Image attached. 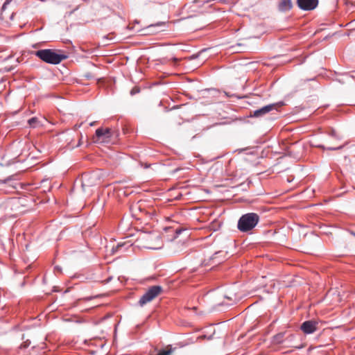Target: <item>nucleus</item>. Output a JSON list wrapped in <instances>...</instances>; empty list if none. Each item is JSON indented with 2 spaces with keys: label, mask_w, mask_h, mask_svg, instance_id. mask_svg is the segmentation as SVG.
Instances as JSON below:
<instances>
[{
  "label": "nucleus",
  "mask_w": 355,
  "mask_h": 355,
  "mask_svg": "<svg viewBox=\"0 0 355 355\" xmlns=\"http://www.w3.org/2000/svg\"><path fill=\"white\" fill-rule=\"evenodd\" d=\"M34 55L43 62L51 64H58L67 58L64 53L50 49L38 50L34 53Z\"/></svg>",
  "instance_id": "nucleus-1"
},
{
  "label": "nucleus",
  "mask_w": 355,
  "mask_h": 355,
  "mask_svg": "<svg viewBox=\"0 0 355 355\" xmlns=\"http://www.w3.org/2000/svg\"><path fill=\"white\" fill-rule=\"evenodd\" d=\"M259 221V216L256 213H248L241 216L237 227L241 232H247L254 229Z\"/></svg>",
  "instance_id": "nucleus-2"
},
{
  "label": "nucleus",
  "mask_w": 355,
  "mask_h": 355,
  "mask_svg": "<svg viewBox=\"0 0 355 355\" xmlns=\"http://www.w3.org/2000/svg\"><path fill=\"white\" fill-rule=\"evenodd\" d=\"M162 291V287L160 286H153L150 287L146 292L141 297L138 304L144 306L147 303L151 302L157 297Z\"/></svg>",
  "instance_id": "nucleus-3"
},
{
  "label": "nucleus",
  "mask_w": 355,
  "mask_h": 355,
  "mask_svg": "<svg viewBox=\"0 0 355 355\" xmlns=\"http://www.w3.org/2000/svg\"><path fill=\"white\" fill-rule=\"evenodd\" d=\"M283 104L284 103L282 102H279L277 103H273V104H270V105L263 106L260 109L254 110L253 112V114H251V116H254V117L262 116L264 114L270 112V111H272L273 110H277V107H281L282 105H283Z\"/></svg>",
  "instance_id": "nucleus-4"
},
{
  "label": "nucleus",
  "mask_w": 355,
  "mask_h": 355,
  "mask_svg": "<svg viewBox=\"0 0 355 355\" xmlns=\"http://www.w3.org/2000/svg\"><path fill=\"white\" fill-rule=\"evenodd\" d=\"M318 324L315 320H307L301 324L300 329L304 334H311L318 329Z\"/></svg>",
  "instance_id": "nucleus-5"
},
{
  "label": "nucleus",
  "mask_w": 355,
  "mask_h": 355,
  "mask_svg": "<svg viewBox=\"0 0 355 355\" xmlns=\"http://www.w3.org/2000/svg\"><path fill=\"white\" fill-rule=\"evenodd\" d=\"M298 7L303 10H313L318 5V0H297Z\"/></svg>",
  "instance_id": "nucleus-6"
},
{
  "label": "nucleus",
  "mask_w": 355,
  "mask_h": 355,
  "mask_svg": "<svg viewBox=\"0 0 355 355\" xmlns=\"http://www.w3.org/2000/svg\"><path fill=\"white\" fill-rule=\"evenodd\" d=\"M112 136V132L110 128H98L96 130V141H101V142L107 141Z\"/></svg>",
  "instance_id": "nucleus-7"
},
{
  "label": "nucleus",
  "mask_w": 355,
  "mask_h": 355,
  "mask_svg": "<svg viewBox=\"0 0 355 355\" xmlns=\"http://www.w3.org/2000/svg\"><path fill=\"white\" fill-rule=\"evenodd\" d=\"M285 334H286L285 332H281V333H279V334H276L275 336H274V337H273L274 342L277 344H281V343H284L286 340L291 341L295 337V336L293 334H290L286 338V340H284V337Z\"/></svg>",
  "instance_id": "nucleus-8"
},
{
  "label": "nucleus",
  "mask_w": 355,
  "mask_h": 355,
  "mask_svg": "<svg viewBox=\"0 0 355 355\" xmlns=\"http://www.w3.org/2000/svg\"><path fill=\"white\" fill-rule=\"evenodd\" d=\"M293 4L291 0H281L279 3V10L282 12H286L292 8Z\"/></svg>",
  "instance_id": "nucleus-9"
},
{
  "label": "nucleus",
  "mask_w": 355,
  "mask_h": 355,
  "mask_svg": "<svg viewBox=\"0 0 355 355\" xmlns=\"http://www.w3.org/2000/svg\"><path fill=\"white\" fill-rule=\"evenodd\" d=\"M132 244H128L126 243H118L115 248H112V252H125L128 248L131 247Z\"/></svg>",
  "instance_id": "nucleus-10"
},
{
  "label": "nucleus",
  "mask_w": 355,
  "mask_h": 355,
  "mask_svg": "<svg viewBox=\"0 0 355 355\" xmlns=\"http://www.w3.org/2000/svg\"><path fill=\"white\" fill-rule=\"evenodd\" d=\"M90 177L88 174H85L83 176V182H82V187L84 188L85 187H89L92 186L94 182H89Z\"/></svg>",
  "instance_id": "nucleus-11"
},
{
  "label": "nucleus",
  "mask_w": 355,
  "mask_h": 355,
  "mask_svg": "<svg viewBox=\"0 0 355 355\" xmlns=\"http://www.w3.org/2000/svg\"><path fill=\"white\" fill-rule=\"evenodd\" d=\"M28 124L32 127H35L37 123V119L35 117H33L28 121Z\"/></svg>",
  "instance_id": "nucleus-12"
},
{
  "label": "nucleus",
  "mask_w": 355,
  "mask_h": 355,
  "mask_svg": "<svg viewBox=\"0 0 355 355\" xmlns=\"http://www.w3.org/2000/svg\"><path fill=\"white\" fill-rule=\"evenodd\" d=\"M173 352V349L171 348L168 350H162L160 351L157 355H171Z\"/></svg>",
  "instance_id": "nucleus-13"
},
{
  "label": "nucleus",
  "mask_w": 355,
  "mask_h": 355,
  "mask_svg": "<svg viewBox=\"0 0 355 355\" xmlns=\"http://www.w3.org/2000/svg\"><path fill=\"white\" fill-rule=\"evenodd\" d=\"M139 92H140V89H139V87H133V88L131 89V91H130V94H131L132 96H133V95H135V94H136L139 93Z\"/></svg>",
  "instance_id": "nucleus-14"
},
{
  "label": "nucleus",
  "mask_w": 355,
  "mask_h": 355,
  "mask_svg": "<svg viewBox=\"0 0 355 355\" xmlns=\"http://www.w3.org/2000/svg\"><path fill=\"white\" fill-rule=\"evenodd\" d=\"M12 1V0H6V1H5V3H3L2 8H3V9H5V8H6V6H7L8 4H9V3H10V1Z\"/></svg>",
  "instance_id": "nucleus-15"
},
{
  "label": "nucleus",
  "mask_w": 355,
  "mask_h": 355,
  "mask_svg": "<svg viewBox=\"0 0 355 355\" xmlns=\"http://www.w3.org/2000/svg\"><path fill=\"white\" fill-rule=\"evenodd\" d=\"M55 270H57V271L61 272V268L59 266H55Z\"/></svg>",
  "instance_id": "nucleus-16"
},
{
  "label": "nucleus",
  "mask_w": 355,
  "mask_h": 355,
  "mask_svg": "<svg viewBox=\"0 0 355 355\" xmlns=\"http://www.w3.org/2000/svg\"><path fill=\"white\" fill-rule=\"evenodd\" d=\"M171 60H172L174 62H177L179 60V59H178V58H173Z\"/></svg>",
  "instance_id": "nucleus-17"
},
{
  "label": "nucleus",
  "mask_w": 355,
  "mask_h": 355,
  "mask_svg": "<svg viewBox=\"0 0 355 355\" xmlns=\"http://www.w3.org/2000/svg\"><path fill=\"white\" fill-rule=\"evenodd\" d=\"M220 253V252H217L214 254V257L212 258V259H214L216 258V255H218Z\"/></svg>",
  "instance_id": "nucleus-18"
},
{
  "label": "nucleus",
  "mask_w": 355,
  "mask_h": 355,
  "mask_svg": "<svg viewBox=\"0 0 355 355\" xmlns=\"http://www.w3.org/2000/svg\"><path fill=\"white\" fill-rule=\"evenodd\" d=\"M198 55H193L191 57V59L196 58H198Z\"/></svg>",
  "instance_id": "nucleus-19"
},
{
  "label": "nucleus",
  "mask_w": 355,
  "mask_h": 355,
  "mask_svg": "<svg viewBox=\"0 0 355 355\" xmlns=\"http://www.w3.org/2000/svg\"><path fill=\"white\" fill-rule=\"evenodd\" d=\"M95 124H96V122H95V121H94V122L90 123H89V125H90V126H94Z\"/></svg>",
  "instance_id": "nucleus-20"
},
{
  "label": "nucleus",
  "mask_w": 355,
  "mask_h": 355,
  "mask_svg": "<svg viewBox=\"0 0 355 355\" xmlns=\"http://www.w3.org/2000/svg\"><path fill=\"white\" fill-rule=\"evenodd\" d=\"M157 25L159 26V25H162V23H158Z\"/></svg>",
  "instance_id": "nucleus-21"
},
{
  "label": "nucleus",
  "mask_w": 355,
  "mask_h": 355,
  "mask_svg": "<svg viewBox=\"0 0 355 355\" xmlns=\"http://www.w3.org/2000/svg\"><path fill=\"white\" fill-rule=\"evenodd\" d=\"M2 208H3V207H2V206H0V209H1Z\"/></svg>",
  "instance_id": "nucleus-22"
}]
</instances>
